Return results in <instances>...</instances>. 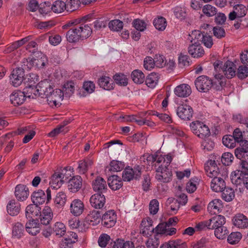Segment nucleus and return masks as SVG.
<instances>
[{"label": "nucleus", "instance_id": "f257e3e1", "mask_svg": "<svg viewBox=\"0 0 248 248\" xmlns=\"http://www.w3.org/2000/svg\"><path fill=\"white\" fill-rule=\"evenodd\" d=\"M28 80L29 83L23 91L26 97L34 98L38 95L42 96L46 93V88L49 87V81L47 79L41 81L36 85L38 79L34 74L30 75Z\"/></svg>", "mask_w": 248, "mask_h": 248}, {"label": "nucleus", "instance_id": "f03ea898", "mask_svg": "<svg viewBox=\"0 0 248 248\" xmlns=\"http://www.w3.org/2000/svg\"><path fill=\"white\" fill-rule=\"evenodd\" d=\"M214 66L216 72L215 78L217 79H221L223 78V74L227 78H232L236 75V66L232 61H227L223 63L222 62L217 60L214 63Z\"/></svg>", "mask_w": 248, "mask_h": 248}, {"label": "nucleus", "instance_id": "7ed1b4c3", "mask_svg": "<svg viewBox=\"0 0 248 248\" xmlns=\"http://www.w3.org/2000/svg\"><path fill=\"white\" fill-rule=\"evenodd\" d=\"M91 27L86 24H82L70 29L66 33L67 40L70 43L78 42L79 39L88 37L91 34Z\"/></svg>", "mask_w": 248, "mask_h": 248}, {"label": "nucleus", "instance_id": "20e7f679", "mask_svg": "<svg viewBox=\"0 0 248 248\" xmlns=\"http://www.w3.org/2000/svg\"><path fill=\"white\" fill-rule=\"evenodd\" d=\"M46 91L43 95L46 96L47 104L50 107L52 108L59 107L61 105V101L63 99V92L59 89L53 90L50 82L49 87L46 88Z\"/></svg>", "mask_w": 248, "mask_h": 248}, {"label": "nucleus", "instance_id": "39448f33", "mask_svg": "<svg viewBox=\"0 0 248 248\" xmlns=\"http://www.w3.org/2000/svg\"><path fill=\"white\" fill-rule=\"evenodd\" d=\"M71 170V167H65L63 169H61L56 171L51 176L49 185L51 187L54 189H58L60 188L66 180L68 178V175L70 174H67V169Z\"/></svg>", "mask_w": 248, "mask_h": 248}, {"label": "nucleus", "instance_id": "423d86ee", "mask_svg": "<svg viewBox=\"0 0 248 248\" xmlns=\"http://www.w3.org/2000/svg\"><path fill=\"white\" fill-rule=\"evenodd\" d=\"M190 127L192 132L200 138L205 139L210 135L208 126L201 121L192 122L190 124Z\"/></svg>", "mask_w": 248, "mask_h": 248}, {"label": "nucleus", "instance_id": "0eeeda50", "mask_svg": "<svg viewBox=\"0 0 248 248\" xmlns=\"http://www.w3.org/2000/svg\"><path fill=\"white\" fill-rule=\"evenodd\" d=\"M46 196L44 191L42 190H38L34 191L31 194V199L34 205H39L45 202L46 199V203L48 202L51 199V190L47 188L46 190Z\"/></svg>", "mask_w": 248, "mask_h": 248}, {"label": "nucleus", "instance_id": "6e6552de", "mask_svg": "<svg viewBox=\"0 0 248 248\" xmlns=\"http://www.w3.org/2000/svg\"><path fill=\"white\" fill-rule=\"evenodd\" d=\"M141 168L138 166L131 168L130 167H126L123 172L122 177L124 181L130 182L133 179H138L141 175Z\"/></svg>", "mask_w": 248, "mask_h": 248}, {"label": "nucleus", "instance_id": "1a4fd4ad", "mask_svg": "<svg viewBox=\"0 0 248 248\" xmlns=\"http://www.w3.org/2000/svg\"><path fill=\"white\" fill-rule=\"evenodd\" d=\"M197 89L201 92H207L212 87V80L205 76L199 77L195 81Z\"/></svg>", "mask_w": 248, "mask_h": 248}, {"label": "nucleus", "instance_id": "9d476101", "mask_svg": "<svg viewBox=\"0 0 248 248\" xmlns=\"http://www.w3.org/2000/svg\"><path fill=\"white\" fill-rule=\"evenodd\" d=\"M117 217L113 210L106 211L102 216V224L105 227L110 228L113 227L117 222Z\"/></svg>", "mask_w": 248, "mask_h": 248}, {"label": "nucleus", "instance_id": "9b49d317", "mask_svg": "<svg viewBox=\"0 0 248 248\" xmlns=\"http://www.w3.org/2000/svg\"><path fill=\"white\" fill-rule=\"evenodd\" d=\"M171 171L166 165L163 167L161 165V166L156 168L155 178L158 181L163 183H168L171 180Z\"/></svg>", "mask_w": 248, "mask_h": 248}, {"label": "nucleus", "instance_id": "f8f14e48", "mask_svg": "<svg viewBox=\"0 0 248 248\" xmlns=\"http://www.w3.org/2000/svg\"><path fill=\"white\" fill-rule=\"evenodd\" d=\"M24 76L23 68H16L13 70L10 76V82L13 86L17 87L22 83Z\"/></svg>", "mask_w": 248, "mask_h": 248}, {"label": "nucleus", "instance_id": "ddd939ff", "mask_svg": "<svg viewBox=\"0 0 248 248\" xmlns=\"http://www.w3.org/2000/svg\"><path fill=\"white\" fill-rule=\"evenodd\" d=\"M206 175L211 178H214L222 176L219 170L218 167L217 166L215 161L210 160L208 161L204 166Z\"/></svg>", "mask_w": 248, "mask_h": 248}, {"label": "nucleus", "instance_id": "4468645a", "mask_svg": "<svg viewBox=\"0 0 248 248\" xmlns=\"http://www.w3.org/2000/svg\"><path fill=\"white\" fill-rule=\"evenodd\" d=\"M177 114L182 120H189L193 115L192 108L187 105H182L178 107Z\"/></svg>", "mask_w": 248, "mask_h": 248}, {"label": "nucleus", "instance_id": "2eb2a0df", "mask_svg": "<svg viewBox=\"0 0 248 248\" xmlns=\"http://www.w3.org/2000/svg\"><path fill=\"white\" fill-rule=\"evenodd\" d=\"M29 190L27 186L23 184H18L15 187V196L19 201H25L29 195Z\"/></svg>", "mask_w": 248, "mask_h": 248}, {"label": "nucleus", "instance_id": "dca6fc26", "mask_svg": "<svg viewBox=\"0 0 248 248\" xmlns=\"http://www.w3.org/2000/svg\"><path fill=\"white\" fill-rule=\"evenodd\" d=\"M25 227L20 222H16L13 224L11 238L14 240H19L25 235Z\"/></svg>", "mask_w": 248, "mask_h": 248}, {"label": "nucleus", "instance_id": "f3484780", "mask_svg": "<svg viewBox=\"0 0 248 248\" xmlns=\"http://www.w3.org/2000/svg\"><path fill=\"white\" fill-rule=\"evenodd\" d=\"M82 183L83 181L81 176H74L68 182V189L71 192H77L82 187Z\"/></svg>", "mask_w": 248, "mask_h": 248}, {"label": "nucleus", "instance_id": "a211bd4d", "mask_svg": "<svg viewBox=\"0 0 248 248\" xmlns=\"http://www.w3.org/2000/svg\"><path fill=\"white\" fill-rule=\"evenodd\" d=\"M84 210V204L79 199L73 200L70 204V211L74 216H79L82 214Z\"/></svg>", "mask_w": 248, "mask_h": 248}, {"label": "nucleus", "instance_id": "6ab92c4d", "mask_svg": "<svg viewBox=\"0 0 248 248\" xmlns=\"http://www.w3.org/2000/svg\"><path fill=\"white\" fill-rule=\"evenodd\" d=\"M91 206L95 209H101L106 202V198L104 195L96 193L92 195L90 199Z\"/></svg>", "mask_w": 248, "mask_h": 248}, {"label": "nucleus", "instance_id": "aec40b11", "mask_svg": "<svg viewBox=\"0 0 248 248\" xmlns=\"http://www.w3.org/2000/svg\"><path fill=\"white\" fill-rule=\"evenodd\" d=\"M226 222L225 217L221 215H218L207 220V228L215 229L223 225Z\"/></svg>", "mask_w": 248, "mask_h": 248}, {"label": "nucleus", "instance_id": "412c9836", "mask_svg": "<svg viewBox=\"0 0 248 248\" xmlns=\"http://www.w3.org/2000/svg\"><path fill=\"white\" fill-rule=\"evenodd\" d=\"M190 86L187 84H181L174 89V94L179 97H186L191 93Z\"/></svg>", "mask_w": 248, "mask_h": 248}, {"label": "nucleus", "instance_id": "4be33fe9", "mask_svg": "<svg viewBox=\"0 0 248 248\" xmlns=\"http://www.w3.org/2000/svg\"><path fill=\"white\" fill-rule=\"evenodd\" d=\"M232 183L248 189V173L231 177Z\"/></svg>", "mask_w": 248, "mask_h": 248}, {"label": "nucleus", "instance_id": "5701e85b", "mask_svg": "<svg viewBox=\"0 0 248 248\" xmlns=\"http://www.w3.org/2000/svg\"><path fill=\"white\" fill-rule=\"evenodd\" d=\"M7 213L12 216H17L21 210L20 204L15 200H11L6 206Z\"/></svg>", "mask_w": 248, "mask_h": 248}, {"label": "nucleus", "instance_id": "b1692460", "mask_svg": "<svg viewBox=\"0 0 248 248\" xmlns=\"http://www.w3.org/2000/svg\"><path fill=\"white\" fill-rule=\"evenodd\" d=\"M223 207V206L221 200L219 199H214L209 203L207 210L211 214H217L221 212Z\"/></svg>", "mask_w": 248, "mask_h": 248}, {"label": "nucleus", "instance_id": "393cba45", "mask_svg": "<svg viewBox=\"0 0 248 248\" xmlns=\"http://www.w3.org/2000/svg\"><path fill=\"white\" fill-rule=\"evenodd\" d=\"M188 52L194 58H200L204 54V50L201 44L192 43L188 47Z\"/></svg>", "mask_w": 248, "mask_h": 248}, {"label": "nucleus", "instance_id": "a878e982", "mask_svg": "<svg viewBox=\"0 0 248 248\" xmlns=\"http://www.w3.org/2000/svg\"><path fill=\"white\" fill-rule=\"evenodd\" d=\"M232 221L234 225L239 228L245 229L248 227V218L243 214L236 215L233 217Z\"/></svg>", "mask_w": 248, "mask_h": 248}, {"label": "nucleus", "instance_id": "bb28decb", "mask_svg": "<svg viewBox=\"0 0 248 248\" xmlns=\"http://www.w3.org/2000/svg\"><path fill=\"white\" fill-rule=\"evenodd\" d=\"M25 94L20 91L14 92L10 97L11 103L15 106L22 104L26 99Z\"/></svg>", "mask_w": 248, "mask_h": 248}, {"label": "nucleus", "instance_id": "cd10ccee", "mask_svg": "<svg viewBox=\"0 0 248 248\" xmlns=\"http://www.w3.org/2000/svg\"><path fill=\"white\" fill-rule=\"evenodd\" d=\"M225 187V182L221 176L214 178L211 180V188L216 192L222 191Z\"/></svg>", "mask_w": 248, "mask_h": 248}, {"label": "nucleus", "instance_id": "c85d7f7f", "mask_svg": "<svg viewBox=\"0 0 248 248\" xmlns=\"http://www.w3.org/2000/svg\"><path fill=\"white\" fill-rule=\"evenodd\" d=\"M68 123V121H63L62 124L58 125L57 127L48 133L47 136L50 138H54L59 134H65L68 131V128L66 126Z\"/></svg>", "mask_w": 248, "mask_h": 248}, {"label": "nucleus", "instance_id": "c756f323", "mask_svg": "<svg viewBox=\"0 0 248 248\" xmlns=\"http://www.w3.org/2000/svg\"><path fill=\"white\" fill-rule=\"evenodd\" d=\"M246 173H248V162L245 160H240L238 164L237 169L231 173V177Z\"/></svg>", "mask_w": 248, "mask_h": 248}, {"label": "nucleus", "instance_id": "7c9ffc66", "mask_svg": "<svg viewBox=\"0 0 248 248\" xmlns=\"http://www.w3.org/2000/svg\"><path fill=\"white\" fill-rule=\"evenodd\" d=\"M26 231L32 235H36L40 232L39 224L35 220H29L25 225Z\"/></svg>", "mask_w": 248, "mask_h": 248}, {"label": "nucleus", "instance_id": "2f4dec72", "mask_svg": "<svg viewBox=\"0 0 248 248\" xmlns=\"http://www.w3.org/2000/svg\"><path fill=\"white\" fill-rule=\"evenodd\" d=\"M109 187L113 190L120 189L123 186L121 178L117 175H112L108 180Z\"/></svg>", "mask_w": 248, "mask_h": 248}, {"label": "nucleus", "instance_id": "473e14b6", "mask_svg": "<svg viewBox=\"0 0 248 248\" xmlns=\"http://www.w3.org/2000/svg\"><path fill=\"white\" fill-rule=\"evenodd\" d=\"M93 164L92 159L86 158L78 162V166L77 169L78 173L80 174L85 173L90 169Z\"/></svg>", "mask_w": 248, "mask_h": 248}, {"label": "nucleus", "instance_id": "72a5a7b5", "mask_svg": "<svg viewBox=\"0 0 248 248\" xmlns=\"http://www.w3.org/2000/svg\"><path fill=\"white\" fill-rule=\"evenodd\" d=\"M93 188L95 191L100 192L101 193L105 191L107 188V184L106 181L103 178L100 177H97L93 182Z\"/></svg>", "mask_w": 248, "mask_h": 248}, {"label": "nucleus", "instance_id": "f704fd0d", "mask_svg": "<svg viewBox=\"0 0 248 248\" xmlns=\"http://www.w3.org/2000/svg\"><path fill=\"white\" fill-rule=\"evenodd\" d=\"M99 86L106 90H111L114 88L113 82L108 77L102 76L98 79Z\"/></svg>", "mask_w": 248, "mask_h": 248}, {"label": "nucleus", "instance_id": "c9c22d12", "mask_svg": "<svg viewBox=\"0 0 248 248\" xmlns=\"http://www.w3.org/2000/svg\"><path fill=\"white\" fill-rule=\"evenodd\" d=\"M53 213L51 209L48 207L43 210V214L40 218L41 223L44 225H48L52 219Z\"/></svg>", "mask_w": 248, "mask_h": 248}, {"label": "nucleus", "instance_id": "e433bc0d", "mask_svg": "<svg viewBox=\"0 0 248 248\" xmlns=\"http://www.w3.org/2000/svg\"><path fill=\"white\" fill-rule=\"evenodd\" d=\"M159 76L158 74L152 73L146 78L145 83L147 86L151 88H155L157 85Z\"/></svg>", "mask_w": 248, "mask_h": 248}, {"label": "nucleus", "instance_id": "4c0bfd02", "mask_svg": "<svg viewBox=\"0 0 248 248\" xmlns=\"http://www.w3.org/2000/svg\"><path fill=\"white\" fill-rule=\"evenodd\" d=\"M87 219L93 225L98 224L101 219L100 213L98 211L93 210L90 212L87 217Z\"/></svg>", "mask_w": 248, "mask_h": 248}, {"label": "nucleus", "instance_id": "58836bf2", "mask_svg": "<svg viewBox=\"0 0 248 248\" xmlns=\"http://www.w3.org/2000/svg\"><path fill=\"white\" fill-rule=\"evenodd\" d=\"M166 206L172 214H175L180 207V203L178 200L173 198H169L166 201Z\"/></svg>", "mask_w": 248, "mask_h": 248}, {"label": "nucleus", "instance_id": "ea45409f", "mask_svg": "<svg viewBox=\"0 0 248 248\" xmlns=\"http://www.w3.org/2000/svg\"><path fill=\"white\" fill-rule=\"evenodd\" d=\"M51 10L56 14H60L66 10V3L62 0H56L51 5Z\"/></svg>", "mask_w": 248, "mask_h": 248}, {"label": "nucleus", "instance_id": "a19ab883", "mask_svg": "<svg viewBox=\"0 0 248 248\" xmlns=\"http://www.w3.org/2000/svg\"><path fill=\"white\" fill-rule=\"evenodd\" d=\"M204 33V32L202 31L195 30L192 31L191 34H189L191 42L192 43L201 44Z\"/></svg>", "mask_w": 248, "mask_h": 248}, {"label": "nucleus", "instance_id": "79ce46f5", "mask_svg": "<svg viewBox=\"0 0 248 248\" xmlns=\"http://www.w3.org/2000/svg\"><path fill=\"white\" fill-rule=\"evenodd\" d=\"M53 231L56 235L62 237L65 234L66 228L63 223L57 222L53 227Z\"/></svg>", "mask_w": 248, "mask_h": 248}, {"label": "nucleus", "instance_id": "37998d69", "mask_svg": "<svg viewBox=\"0 0 248 248\" xmlns=\"http://www.w3.org/2000/svg\"><path fill=\"white\" fill-rule=\"evenodd\" d=\"M39 207L34 204H30L26 208V216L27 217L32 218L38 215Z\"/></svg>", "mask_w": 248, "mask_h": 248}, {"label": "nucleus", "instance_id": "c03bdc74", "mask_svg": "<svg viewBox=\"0 0 248 248\" xmlns=\"http://www.w3.org/2000/svg\"><path fill=\"white\" fill-rule=\"evenodd\" d=\"M131 77L134 82L137 84L142 83L145 79V76L143 72L139 70H135L132 72Z\"/></svg>", "mask_w": 248, "mask_h": 248}, {"label": "nucleus", "instance_id": "a18cd8bd", "mask_svg": "<svg viewBox=\"0 0 248 248\" xmlns=\"http://www.w3.org/2000/svg\"><path fill=\"white\" fill-rule=\"evenodd\" d=\"M153 24L156 29L161 31H164L167 26L166 20L162 16L155 18Z\"/></svg>", "mask_w": 248, "mask_h": 248}, {"label": "nucleus", "instance_id": "49530a36", "mask_svg": "<svg viewBox=\"0 0 248 248\" xmlns=\"http://www.w3.org/2000/svg\"><path fill=\"white\" fill-rule=\"evenodd\" d=\"M66 200L67 197L66 194L63 191H61L56 194L54 199V202L58 206L62 207L65 205Z\"/></svg>", "mask_w": 248, "mask_h": 248}, {"label": "nucleus", "instance_id": "de8ad7c7", "mask_svg": "<svg viewBox=\"0 0 248 248\" xmlns=\"http://www.w3.org/2000/svg\"><path fill=\"white\" fill-rule=\"evenodd\" d=\"M124 167V162L117 160H112L110 162L108 167V170L110 171L117 172L122 170Z\"/></svg>", "mask_w": 248, "mask_h": 248}, {"label": "nucleus", "instance_id": "09e8293b", "mask_svg": "<svg viewBox=\"0 0 248 248\" xmlns=\"http://www.w3.org/2000/svg\"><path fill=\"white\" fill-rule=\"evenodd\" d=\"M66 3V10L72 12L78 9L80 5L79 0H67Z\"/></svg>", "mask_w": 248, "mask_h": 248}, {"label": "nucleus", "instance_id": "8fccbe9b", "mask_svg": "<svg viewBox=\"0 0 248 248\" xmlns=\"http://www.w3.org/2000/svg\"><path fill=\"white\" fill-rule=\"evenodd\" d=\"M152 224L153 221L150 218L147 217L143 218L140 223L142 233L146 234V231L150 230V228L152 226Z\"/></svg>", "mask_w": 248, "mask_h": 248}, {"label": "nucleus", "instance_id": "3c124183", "mask_svg": "<svg viewBox=\"0 0 248 248\" xmlns=\"http://www.w3.org/2000/svg\"><path fill=\"white\" fill-rule=\"evenodd\" d=\"M242 234L239 232H232L227 238L228 242L231 245L238 243L242 238Z\"/></svg>", "mask_w": 248, "mask_h": 248}, {"label": "nucleus", "instance_id": "603ef678", "mask_svg": "<svg viewBox=\"0 0 248 248\" xmlns=\"http://www.w3.org/2000/svg\"><path fill=\"white\" fill-rule=\"evenodd\" d=\"M222 143L227 147L233 148L235 147L236 141L232 135H226L222 138Z\"/></svg>", "mask_w": 248, "mask_h": 248}, {"label": "nucleus", "instance_id": "864d4df0", "mask_svg": "<svg viewBox=\"0 0 248 248\" xmlns=\"http://www.w3.org/2000/svg\"><path fill=\"white\" fill-rule=\"evenodd\" d=\"M234 191L233 189L227 187L223 191L222 198L226 202H230L234 198Z\"/></svg>", "mask_w": 248, "mask_h": 248}, {"label": "nucleus", "instance_id": "5fc2aeb1", "mask_svg": "<svg viewBox=\"0 0 248 248\" xmlns=\"http://www.w3.org/2000/svg\"><path fill=\"white\" fill-rule=\"evenodd\" d=\"M109 28L113 31H118L123 28V23L118 19L112 20L108 23Z\"/></svg>", "mask_w": 248, "mask_h": 248}, {"label": "nucleus", "instance_id": "6e6d98bb", "mask_svg": "<svg viewBox=\"0 0 248 248\" xmlns=\"http://www.w3.org/2000/svg\"><path fill=\"white\" fill-rule=\"evenodd\" d=\"M214 232L215 235L217 238L219 239H223L226 237L227 234L229 233V232L227 228L222 225L218 228H216V229L215 230Z\"/></svg>", "mask_w": 248, "mask_h": 248}, {"label": "nucleus", "instance_id": "4d7b16f0", "mask_svg": "<svg viewBox=\"0 0 248 248\" xmlns=\"http://www.w3.org/2000/svg\"><path fill=\"white\" fill-rule=\"evenodd\" d=\"M63 91H62L65 93L66 96L69 97L74 92V84L72 81H68L63 85Z\"/></svg>", "mask_w": 248, "mask_h": 248}, {"label": "nucleus", "instance_id": "13d9d810", "mask_svg": "<svg viewBox=\"0 0 248 248\" xmlns=\"http://www.w3.org/2000/svg\"><path fill=\"white\" fill-rule=\"evenodd\" d=\"M168 243L171 248H187L186 243L181 239L170 240Z\"/></svg>", "mask_w": 248, "mask_h": 248}, {"label": "nucleus", "instance_id": "bf43d9fd", "mask_svg": "<svg viewBox=\"0 0 248 248\" xmlns=\"http://www.w3.org/2000/svg\"><path fill=\"white\" fill-rule=\"evenodd\" d=\"M209 243V240L205 237H202L201 239L193 242L191 243V247L193 248H205Z\"/></svg>", "mask_w": 248, "mask_h": 248}, {"label": "nucleus", "instance_id": "052dcab7", "mask_svg": "<svg viewBox=\"0 0 248 248\" xmlns=\"http://www.w3.org/2000/svg\"><path fill=\"white\" fill-rule=\"evenodd\" d=\"M235 12L237 14V17L244 16L247 11V9L243 4H236L233 6Z\"/></svg>", "mask_w": 248, "mask_h": 248}, {"label": "nucleus", "instance_id": "680f3d73", "mask_svg": "<svg viewBox=\"0 0 248 248\" xmlns=\"http://www.w3.org/2000/svg\"><path fill=\"white\" fill-rule=\"evenodd\" d=\"M202 12L207 16H213L217 12L216 8L210 4L204 5L202 8Z\"/></svg>", "mask_w": 248, "mask_h": 248}, {"label": "nucleus", "instance_id": "e2e57ef3", "mask_svg": "<svg viewBox=\"0 0 248 248\" xmlns=\"http://www.w3.org/2000/svg\"><path fill=\"white\" fill-rule=\"evenodd\" d=\"M113 78L116 83L122 86H126L127 84V78L123 74H118L114 76Z\"/></svg>", "mask_w": 248, "mask_h": 248}, {"label": "nucleus", "instance_id": "0e129e2a", "mask_svg": "<svg viewBox=\"0 0 248 248\" xmlns=\"http://www.w3.org/2000/svg\"><path fill=\"white\" fill-rule=\"evenodd\" d=\"M155 66L158 68H162L166 64V61L163 55L160 54L155 55L154 59Z\"/></svg>", "mask_w": 248, "mask_h": 248}, {"label": "nucleus", "instance_id": "69168bd1", "mask_svg": "<svg viewBox=\"0 0 248 248\" xmlns=\"http://www.w3.org/2000/svg\"><path fill=\"white\" fill-rule=\"evenodd\" d=\"M113 248H135L134 244L131 241L124 242V240L115 243Z\"/></svg>", "mask_w": 248, "mask_h": 248}, {"label": "nucleus", "instance_id": "338daca9", "mask_svg": "<svg viewBox=\"0 0 248 248\" xmlns=\"http://www.w3.org/2000/svg\"><path fill=\"white\" fill-rule=\"evenodd\" d=\"M233 158V156L231 153H225L222 155L221 162L225 166H229L232 163Z\"/></svg>", "mask_w": 248, "mask_h": 248}, {"label": "nucleus", "instance_id": "774afa93", "mask_svg": "<svg viewBox=\"0 0 248 248\" xmlns=\"http://www.w3.org/2000/svg\"><path fill=\"white\" fill-rule=\"evenodd\" d=\"M159 244V239L156 236L148 238L146 242L147 248H157Z\"/></svg>", "mask_w": 248, "mask_h": 248}]
</instances>
